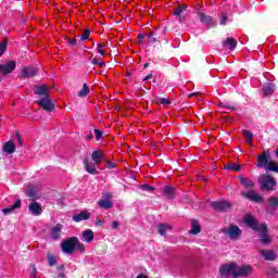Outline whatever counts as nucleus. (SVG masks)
<instances>
[{
    "label": "nucleus",
    "instance_id": "obj_37",
    "mask_svg": "<svg viewBox=\"0 0 278 278\" xmlns=\"http://www.w3.org/2000/svg\"><path fill=\"white\" fill-rule=\"evenodd\" d=\"M90 94V88L87 84L83 85V89L78 92V97H88Z\"/></svg>",
    "mask_w": 278,
    "mask_h": 278
},
{
    "label": "nucleus",
    "instance_id": "obj_7",
    "mask_svg": "<svg viewBox=\"0 0 278 278\" xmlns=\"http://www.w3.org/2000/svg\"><path fill=\"white\" fill-rule=\"evenodd\" d=\"M253 274V267L251 265H242L236 267L235 278L238 277H249V275Z\"/></svg>",
    "mask_w": 278,
    "mask_h": 278
},
{
    "label": "nucleus",
    "instance_id": "obj_30",
    "mask_svg": "<svg viewBox=\"0 0 278 278\" xmlns=\"http://www.w3.org/2000/svg\"><path fill=\"white\" fill-rule=\"evenodd\" d=\"M152 103H156V105H160V103L162 105H170V103H173V102L166 98L160 99L157 96H155L154 99L152 100Z\"/></svg>",
    "mask_w": 278,
    "mask_h": 278
},
{
    "label": "nucleus",
    "instance_id": "obj_38",
    "mask_svg": "<svg viewBox=\"0 0 278 278\" xmlns=\"http://www.w3.org/2000/svg\"><path fill=\"white\" fill-rule=\"evenodd\" d=\"M268 203L273 210H277L278 207V198L277 197H271L268 199Z\"/></svg>",
    "mask_w": 278,
    "mask_h": 278
},
{
    "label": "nucleus",
    "instance_id": "obj_21",
    "mask_svg": "<svg viewBox=\"0 0 278 278\" xmlns=\"http://www.w3.org/2000/svg\"><path fill=\"white\" fill-rule=\"evenodd\" d=\"M22 201L21 199L16 200L15 203L9 207L2 210V213L5 215H10L14 213V210H21Z\"/></svg>",
    "mask_w": 278,
    "mask_h": 278
},
{
    "label": "nucleus",
    "instance_id": "obj_11",
    "mask_svg": "<svg viewBox=\"0 0 278 278\" xmlns=\"http://www.w3.org/2000/svg\"><path fill=\"white\" fill-rule=\"evenodd\" d=\"M99 207L102 210H112L114 204L112 203V193H104L103 199L98 201Z\"/></svg>",
    "mask_w": 278,
    "mask_h": 278
},
{
    "label": "nucleus",
    "instance_id": "obj_24",
    "mask_svg": "<svg viewBox=\"0 0 278 278\" xmlns=\"http://www.w3.org/2000/svg\"><path fill=\"white\" fill-rule=\"evenodd\" d=\"M263 97H271L275 93V85L268 84L262 88Z\"/></svg>",
    "mask_w": 278,
    "mask_h": 278
},
{
    "label": "nucleus",
    "instance_id": "obj_56",
    "mask_svg": "<svg viewBox=\"0 0 278 278\" xmlns=\"http://www.w3.org/2000/svg\"><path fill=\"white\" fill-rule=\"evenodd\" d=\"M201 92H192V93H189L188 97L189 99H191L192 97H200Z\"/></svg>",
    "mask_w": 278,
    "mask_h": 278
},
{
    "label": "nucleus",
    "instance_id": "obj_12",
    "mask_svg": "<svg viewBox=\"0 0 278 278\" xmlns=\"http://www.w3.org/2000/svg\"><path fill=\"white\" fill-rule=\"evenodd\" d=\"M83 164L85 166V170L89 173V175H99V172L97 170V164L90 162V157L85 156Z\"/></svg>",
    "mask_w": 278,
    "mask_h": 278
},
{
    "label": "nucleus",
    "instance_id": "obj_54",
    "mask_svg": "<svg viewBox=\"0 0 278 278\" xmlns=\"http://www.w3.org/2000/svg\"><path fill=\"white\" fill-rule=\"evenodd\" d=\"M15 138L17 139L18 144H23V138H21V134L15 132Z\"/></svg>",
    "mask_w": 278,
    "mask_h": 278
},
{
    "label": "nucleus",
    "instance_id": "obj_42",
    "mask_svg": "<svg viewBox=\"0 0 278 278\" xmlns=\"http://www.w3.org/2000/svg\"><path fill=\"white\" fill-rule=\"evenodd\" d=\"M141 190H144L146 192H154L155 187L149 185V184H144L140 186Z\"/></svg>",
    "mask_w": 278,
    "mask_h": 278
},
{
    "label": "nucleus",
    "instance_id": "obj_5",
    "mask_svg": "<svg viewBox=\"0 0 278 278\" xmlns=\"http://www.w3.org/2000/svg\"><path fill=\"white\" fill-rule=\"evenodd\" d=\"M236 268L237 263L224 264L219 268V275L220 277H229V275H231L236 278Z\"/></svg>",
    "mask_w": 278,
    "mask_h": 278
},
{
    "label": "nucleus",
    "instance_id": "obj_48",
    "mask_svg": "<svg viewBox=\"0 0 278 278\" xmlns=\"http://www.w3.org/2000/svg\"><path fill=\"white\" fill-rule=\"evenodd\" d=\"M227 14L226 13H223L222 14V17H220V25H227Z\"/></svg>",
    "mask_w": 278,
    "mask_h": 278
},
{
    "label": "nucleus",
    "instance_id": "obj_29",
    "mask_svg": "<svg viewBox=\"0 0 278 278\" xmlns=\"http://www.w3.org/2000/svg\"><path fill=\"white\" fill-rule=\"evenodd\" d=\"M224 168L225 170H229V172L235 170L236 173H240L242 165L240 164L236 165V163H229V164H226Z\"/></svg>",
    "mask_w": 278,
    "mask_h": 278
},
{
    "label": "nucleus",
    "instance_id": "obj_55",
    "mask_svg": "<svg viewBox=\"0 0 278 278\" xmlns=\"http://www.w3.org/2000/svg\"><path fill=\"white\" fill-rule=\"evenodd\" d=\"M178 9H180L181 12L184 13V12H186V10H188V5H186V4H179V5H178Z\"/></svg>",
    "mask_w": 278,
    "mask_h": 278
},
{
    "label": "nucleus",
    "instance_id": "obj_31",
    "mask_svg": "<svg viewBox=\"0 0 278 278\" xmlns=\"http://www.w3.org/2000/svg\"><path fill=\"white\" fill-rule=\"evenodd\" d=\"M62 231V225H56L51 229V236L53 240L60 239V232Z\"/></svg>",
    "mask_w": 278,
    "mask_h": 278
},
{
    "label": "nucleus",
    "instance_id": "obj_51",
    "mask_svg": "<svg viewBox=\"0 0 278 278\" xmlns=\"http://www.w3.org/2000/svg\"><path fill=\"white\" fill-rule=\"evenodd\" d=\"M176 16H178L179 23H186V15H184V13H181L180 15H176Z\"/></svg>",
    "mask_w": 278,
    "mask_h": 278
},
{
    "label": "nucleus",
    "instance_id": "obj_23",
    "mask_svg": "<svg viewBox=\"0 0 278 278\" xmlns=\"http://www.w3.org/2000/svg\"><path fill=\"white\" fill-rule=\"evenodd\" d=\"M91 160L93 161L94 164L99 165L101 164L102 160H105V155L101 150H97L92 152Z\"/></svg>",
    "mask_w": 278,
    "mask_h": 278
},
{
    "label": "nucleus",
    "instance_id": "obj_58",
    "mask_svg": "<svg viewBox=\"0 0 278 278\" xmlns=\"http://www.w3.org/2000/svg\"><path fill=\"white\" fill-rule=\"evenodd\" d=\"M153 78V74H148L144 78L143 81H149V79Z\"/></svg>",
    "mask_w": 278,
    "mask_h": 278
},
{
    "label": "nucleus",
    "instance_id": "obj_35",
    "mask_svg": "<svg viewBox=\"0 0 278 278\" xmlns=\"http://www.w3.org/2000/svg\"><path fill=\"white\" fill-rule=\"evenodd\" d=\"M47 260H48L49 266H55V264H58V257H55V255H53L51 253L47 254Z\"/></svg>",
    "mask_w": 278,
    "mask_h": 278
},
{
    "label": "nucleus",
    "instance_id": "obj_1",
    "mask_svg": "<svg viewBox=\"0 0 278 278\" xmlns=\"http://www.w3.org/2000/svg\"><path fill=\"white\" fill-rule=\"evenodd\" d=\"M258 185L261 186V190H275V186H277V180L268 175V174H263L260 179H258Z\"/></svg>",
    "mask_w": 278,
    "mask_h": 278
},
{
    "label": "nucleus",
    "instance_id": "obj_63",
    "mask_svg": "<svg viewBox=\"0 0 278 278\" xmlns=\"http://www.w3.org/2000/svg\"><path fill=\"white\" fill-rule=\"evenodd\" d=\"M92 138H93L92 134H89V135L86 136V140H92Z\"/></svg>",
    "mask_w": 278,
    "mask_h": 278
},
{
    "label": "nucleus",
    "instance_id": "obj_59",
    "mask_svg": "<svg viewBox=\"0 0 278 278\" xmlns=\"http://www.w3.org/2000/svg\"><path fill=\"white\" fill-rule=\"evenodd\" d=\"M98 66L99 68H103V66H105V61L98 62Z\"/></svg>",
    "mask_w": 278,
    "mask_h": 278
},
{
    "label": "nucleus",
    "instance_id": "obj_9",
    "mask_svg": "<svg viewBox=\"0 0 278 278\" xmlns=\"http://www.w3.org/2000/svg\"><path fill=\"white\" fill-rule=\"evenodd\" d=\"M37 104L39 105V108H42V110H45V112H53V110H55V104H53V101H51V97L50 98H40L37 101Z\"/></svg>",
    "mask_w": 278,
    "mask_h": 278
},
{
    "label": "nucleus",
    "instance_id": "obj_13",
    "mask_svg": "<svg viewBox=\"0 0 278 278\" xmlns=\"http://www.w3.org/2000/svg\"><path fill=\"white\" fill-rule=\"evenodd\" d=\"M16 68V61H9L7 64L0 65V74L1 75H10V73L14 72Z\"/></svg>",
    "mask_w": 278,
    "mask_h": 278
},
{
    "label": "nucleus",
    "instance_id": "obj_39",
    "mask_svg": "<svg viewBox=\"0 0 278 278\" xmlns=\"http://www.w3.org/2000/svg\"><path fill=\"white\" fill-rule=\"evenodd\" d=\"M105 47H108V43H98L97 45V51L98 53H100V55H106V52H105Z\"/></svg>",
    "mask_w": 278,
    "mask_h": 278
},
{
    "label": "nucleus",
    "instance_id": "obj_45",
    "mask_svg": "<svg viewBox=\"0 0 278 278\" xmlns=\"http://www.w3.org/2000/svg\"><path fill=\"white\" fill-rule=\"evenodd\" d=\"M90 38V29H85L83 35L80 36V40H88Z\"/></svg>",
    "mask_w": 278,
    "mask_h": 278
},
{
    "label": "nucleus",
    "instance_id": "obj_41",
    "mask_svg": "<svg viewBox=\"0 0 278 278\" xmlns=\"http://www.w3.org/2000/svg\"><path fill=\"white\" fill-rule=\"evenodd\" d=\"M242 134L248 142H251V140H253V132H251V130L244 129L242 130Z\"/></svg>",
    "mask_w": 278,
    "mask_h": 278
},
{
    "label": "nucleus",
    "instance_id": "obj_27",
    "mask_svg": "<svg viewBox=\"0 0 278 278\" xmlns=\"http://www.w3.org/2000/svg\"><path fill=\"white\" fill-rule=\"evenodd\" d=\"M83 238L85 240V242H92V240H94V232L91 229H87L83 232Z\"/></svg>",
    "mask_w": 278,
    "mask_h": 278
},
{
    "label": "nucleus",
    "instance_id": "obj_19",
    "mask_svg": "<svg viewBox=\"0 0 278 278\" xmlns=\"http://www.w3.org/2000/svg\"><path fill=\"white\" fill-rule=\"evenodd\" d=\"M72 220H74V223H81V220H90V212L83 211L79 214L74 215L72 217Z\"/></svg>",
    "mask_w": 278,
    "mask_h": 278
},
{
    "label": "nucleus",
    "instance_id": "obj_40",
    "mask_svg": "<svg viewBox=\"0 0 278 278\" xmlns=\"http://www.w3.org/2000/svg\"><path fill=\"white\" fill-rule=\"evenodd\" d=\"M5 51H8V40L4 39L0 42V58L5 53Z\"/></svg>",
    "mask_w": 278,
    "mask_h": 278
},
{
    "label": "nucleus",
    "instance_id": "obj_3",
    "mask_svg": "<svg viewBox=\"0 0 278 278\" xmlns=\"http://www.w3.org/2000/svg\"><path fill=\"white\" fill-rule=\"evenodd\" d=\"M222 233L228 236L230 240H239L242 236V230L237 225H230L228 228H222Z\"/></svg>",
    "mask_w": 278,
    "mask_h": 278
},
{
    "label": "nucleus",
    "instance_id": "obj_34",
    "mask_svg": "<svg viewBox=\"0 0 278 278\" xmlns=\"http://www.w3.org/2000/svg\"><path fill=\"white\" fill-rule=\"evenodd\" d=\"M26 194L27 197H29L31 201H34L36 197H38V191L34 187H29L28 190L26 191Z\"/></svg>",
    "mask_w": 278,
    "mask_h": 278
},
{
    "label": "nucleus",
    "instance_id": "obj_4",
    "mask_svg": "<svg viewBox=\"0 0 278 278\" xmlns=\"http://www.w3.org/2000/svg\"><path fill=\"white\" fill-rule=\"evenodd\" d=\"M211 207L215 210V212H229L233 205L227 200H222L211 202Z\"/></svg>",
    "mask_w": 278,
    "mask_h": 278
},
{
    "label": "nucleus",
    "instance_id": "obj_46",
    "mask_svg": "<svg viewBox=\"0 0 278 278\" xmlns=\"http://www.w3.org/2000/svg\"><path fill=\"white\" fill-rule=\"evenodd\" d=\"M268 275H269V277H271V278H278V271H277L276 268H270V269L268 270Z\"/></svg>",
    "mask_w": 278,
    "mask_h": 278
},
{
    "label": "nucleus",
    "instance_id": "obj_18",
    "mask_svg": "<svg viewBox=\"0 0 278 278\" xmlns=\"http://www.w3.org/2000/svg\"><path fill=\"white\" fill-rule=\"evenodd\" d=\"M224 49H229L230 51H233L238 47V40L235 38L228 37L226 40L223 41Z\"/></svg>",
    "mask_w": 278,
    "mask_h": 278
},
{
    "label": "nucleus",
    "instance_id": "obj_61",
    "mask_svg": "<svg viewBox=\"0 0 278 278\" xmlns=\"http://www.w3.org/2000/svg\"><path fill=\"white\" fill-rule=\"evenodd\" d=\"M136 278H149V276H148V275H144V274H140V275H138Z\"/></svg>",
    "mask_w": 278,
    "mask_h": 278
},
{
    "label": "nucleus",
    "instance_id": "obj_52",
    "mask_svg": "<svg viewBox=\"0 0 278 278\" xmlns=\"http://www.w3.org/2000/svg\"><path fill=\"white\" fill-rule=\"evenodd\" d=\"M138 40H139V45H142V40H144V38H147V35H142V34H139L137 36Z\"/></svg>",
    "mask_w": 278,
    "mask_h": 278
},
{
    "label": "nucleus",
    "instance_id": "obj_20",
    "mask_svg": "<svg viewBox=\"0 0 278 278\" xmlns=\"http://www.w3.org/2000/svg\"><path fill=\"white\" fill-rule=\"evenodd\" d=\"M2 151H4V153H7L8 155H12V153H15L16 151V144L14 143V141H8L3 144Z\"/></svg>",
    "mask_w": 278,
    "mask_h": 278
},
{
    "label": "nucleus",
    "instance_id": "obj_36",
    "mask_svg": "<svg viewBox=\"0 0 278 278\" xmlns=\"http://www.w3.org/2000/svg\"><path fill=\"white\" fill-rule=\"evenodd\" d=\"M75 249L76 251H79V253H84L86 251V245L79 241V238L76 237L75 242Z\"/></svg>",
    "mask_w": 278,
    "mask_h": 278
},
{
    "label": "nucleus",
    "instance_id": "obj_10",
    "mask_svg": "<svg viewBox=\"0 0 278 278\" xmlns=\"http://www.w3.org/2000/svg\"><path fill=\"white\" fill-rule=\"evenodd\" d=\"M243 222L253 231H260V220H257V218H255L253 215L251 214L245 215L243 218Z\"/></svg>",
    "mask_w": 278,
    "mask_h": 278
},
{
    "label": "nucleus",
    "instance_id": "obj_60",
    "mask_svg": "<svg viewBox=\"0 0 278 278\" xmlns=\"http://www.w3.org/2000/svg\"><path fill=\"white\" fill-rule=\"evenodd\" d=\"M91 64H93V65H99V59H97V58H94L93 60H92V62H91Z\"/></svg>",
    "mask_w": 278,
    "mask_h": 278
},
{
    "label": "nucleus",
    "instance_id": "obj_6",
    "mask_svg": "<svg viewBox=\"0 0 278 278\" xmlns=\"http://www.w3.org/2000/svg\"><path fill=\"white\" fill-rule=\"evenodd\" d=\"M257 232L260 233V241L262 244H270V242H273L270 237H268V226L266 224H261Z\"/></svg>",
    "mask_w": 278,
    "mask_h": 278
},
{
    "label": "nucleus",
    "instance_id": "obj_64",
    "mask_svg": "<svg viewBox=\"0 0 278 278\" xmlns=\"http://www.w3.org/2000/svg\"><path fill=\"white\" fill-rule=\"evenodd\" d=\"M58 277H60V278H64V277H66V274L61 273V274H59V276H58Z\"/></svg>",
    "mask_w": 278,
    "mask_h": 278
},
{
    "label": "nucleus",
    "instance_id": "obj_50",
    "mask_svg": "<svg viewBox=\"0 0 278 278\" xmlns=\"http://www.w3.org/2000/svg\"><path fill=\"white\" fill-rule=\"evenodd\" d=\"M180 14H184V11H181V10L179 9V7H177V8L174 10V15H175V16H180Z\"/></svg>",
    "mask_w": 278,
    "mask_h": 278
},
{
    "label": "nucleus",
    "instance_id": "obj_43",
    "mask_svg": "<svg viewBox=\"0 0 278 278\" xmlns=\"http://www.w3.org/2000/svg\"><path fill=\"white\" fill-rule=\"evenodd\" d=\"M93 131L96 134V140H103V134H105L104 130L94 129Z\"/></svg>",
    "mask_w": 278,
    "mask_h": 278
},
{
    "label": "nucleus",
    "instance_id": "obj_32",
    "mask_svg": "<svg viewBox=\"0 0 278 278\" xmlns=\"http://www.w3.org/2000/svg\"><path fill=\"white\" fill-rule=\"evenodd\" d=\"M164 195L166 197V199H175V189L170 186H166L164 188Z\"/></svg>",
    "mask_w": 278,
    "mask_h": 278
},
{
    "label": "nucleus",
    "instance_id": "obj_33",
    "mask_svg": "<svg viewBox=\"0 0 278 278\" xmlns=\"http://www.w3.org/2000/svg\"><path fill=\"white\" fill-rule=\"evenodd\" d=\"M201 23H206V25H211L213 18L210 15H206L205 13L201 12L198 14Z\"/></svg>",
    "mask_w": 278,
    "mask_h": 278
},
{
    "label": "nucleus",
    "instance_id": "obj_53",
    "mask_svg": "<svg viewBox=\"0 0 278 278\" xmlns=\"http://www.w3.org/2000/svg\"><path fill=\"white\" fill-rule=\"evenodd\" d=\"M118 227H121V223L116 220L112 222V229H118Z\"/></svg>",
    "mask_w": 278,
    "mask_h": 278
},
{
    "label": "nucleus",
    "instance_id": "obj_2",
    "mask_svg": "<svg viewBox=\"0 0 278 278\" xmlns=\"http://www.w3.org/2000/svg\"><path fill=\"white\" fill-rule=\"evenodd\" d=\"M75 242H77V237L65 239L61 243V251L65 253V255H73V253H75Z\"/></svg>",
    "mask_w": 278,
    "mask_h": 278
},
{
    "label": "nucleus",
    "instance_id": "obj_14",
    "mask_svg": "<svg viewBox=\"0 0 278 278\" xmlns=\"http://www.w3.org/2000/svg\"><path fill=\"white\" fill-rule=\"evenodd\" d=\"M35 94L43 98H50L51 97V90L47 85H41V86H35L34 90Z\"/></svg>",
    "mask_w": 278,
    "mask_h": 278
},
{
    "label": "nucleus",
    "instance_id": "obj_16",
    "mask_svg": "<svg viewBox=\"0 0 278 278\" xmlns=\"http://www.w3.org/2000/svg\"><path fill=\"white\" fill-rule=\"evenodd\" d=\"M258 253L267 262H275L277 260V252L274 250H260Z\"/></svg>",
    "mask_w": 278,
    "mask_h": 278
},
{
    "label": "nucleus",
    "instance_id": "obj_15",
    "mask_svg": "<svg viewBox=\"0 0 278 278\" xmlns=\"http://www.w3.org/2000/svg\"><path fill=\"white\" fill-rule=\"evenodd\" d=\"M241 194L245 199H249V201H253V203H262V201H264V198H262V195L257 194L255 191L241 192Z\"/></svg>",
    "mask_w": 278,
    "mask_h": 278
},
{
    "label": "nucleus",
    "instance_id": "obj_25",
    "mask_svg": "<svg viewBox=\"0 0 278 278\" xmlns=\"http://www.w3.org/2000/svg\"><path fill=\"white\" fill-rule=\"evenodd\" d=\"M240 184L244 186V188H253L255 186V182L249 178H244L243 176L238 177Z\"/></svg>",
    "mask_w": 278,
    "mask_h": 278
},
{
    "label": "nucleus",
    "instance_id": "obj_47",
    "mask_svg": "<svg viewBox=\"0 0 278 278\" xmlns=\"http://www.w3.org/2000/svg\"><path fill=\"white\" fill-rule=\"evenodd\" d=\"M66 41L68 42V45H71L72 47H75V45H77V39L76 38H71V37H65Z\"/></svg>",
    "mask_w": 278,
    "mask_h": 278
},
{
    "label": "nucleus",
    "instance_id": "obj_22",
    "mask_svg": "<svg viewBox=\"0 0 278 278\" xmlns=\"http://www.w3.org/2000/svg\"><path fill=\"white\" fill-rule=\"evenodd\" d=\"M201 229V224L198 222V219H191V229L189 230V233H191V236H199Z\"/></svg>",
    "mask_w": 278,
    "mask_h": 278
},
{
    "label": "nucleus",
    "instance_id": "obj_17",
    "mask_svg": "<svg viewBox=\"0 0 278 278\" xmlns=\"http://www.w3.org/2000/svg\"><path fill=\"white\" fill-rule=\"evenodd\" d=\"M28 212H30L33 216H40V214H42V205L38 202H33L28 206Z\"/></svg>",
    "mask_w": 278,
    "mask_h": 278
},
{
    "label": "nucleus",
    "instance_id": "obj_57",
    "mask_svg": "<svg viewBox=\"0 0 278 278\" xmlns=\"http://www.w3.org/2000/svg\"><path fill=\"white\" fill-rule=\"evenodd\" d=\"M96 225H97V227H103V220L97 219Z\"/></svg>",
    "mask_w": 278,
    "mask_h": 278
},
{
    "label": "nucleus",
    "instance_id": "obj_49",
    "mask_svg": "<svg viewBox=\"0 0 278 278\" xmlns=\"http://www.w3.org/2000/svg\"><path fill=\"white\" fill-rule=\"evenodd\" d=\"M106 164V168H116V163L112 162V161H105Z\"/></svg>",
    "mask_w": 278,
    "mask_h": 278
},
{
    "label": "nucleus",
    "instance_id": "obj_62",
    "mask_svg": "<svg viewBox=\"0 0 278 278\" xmlns=\"http://www.w3.org/2000/svg\"><path fill=\"white\" fill-rule=\"evenodd\" d=\"M64 268H65V266H64V264H62V265H59V266L56 267V270H64Z\"/></svg>",
    "mask_w": 278,
    "mask_h": 278
},
{
    "label": "nucleus",
    "instance_id": "obj_8",
    "mask_svg": "<svg viewBox=\"0 0 278 278\" xmlns=\"http://www.w3.org/2000/svg\"><path fill=\"white\" fill-rule=\"evenodd\" d=\"M38 75V68L34 66L23 67L20 73V79H29V77H36Z\"/></svg>",
    "mask_w": 278,
    "mask_h": 278
},
{
    "label": "nucleus",
    "instance_id": "obj_28",
    "mask_svg": "<svg viewBox=\"0 0 278 278\" xmlns=\"http://www.w3.org/2000/svg\"><path fill=\"white\" fill-rule=\"evenodd\" d=\"M147 37L149 39L150 45H155L156 42L160 45V37H159L157 33L150 31V34H148Z\"/></svg>",
    "mask_w": 278,
    "mask_h": 278
},
{
    "label": "nucleus",
    "instance_id": "obj_44",
    "mask_svg": "<svg viewBox=\"0 0 278 278\" xmlns=\"http://www.w3.org/2000/svg\"><path fill=\"white\" fill-rule=\"evenodd\" d=\"M218 105H219V108H223V110H231L232 112H235V110H237L236 106H233V105H228V104L223 103V102L219 103Z\"/></svg>",
    "mask_w": 278,
    "mask_h": 278
},
{
    "label": "nucleus",
    "instance_id": "obj_26",
    "mask_svg": "<svg viewBox=\"0 0 278 278\" xmlns=\"http://www.w3.org/2000/svg\"><path fill=\"white\" fill-rule=\"evenodd\" d=\"M173 229V226L170 225H166V224H159L157 225V233H160V236H166V231Z\"/></svg>",
    "mask_w": 278,
    "mask_h": 278
}]
</instances>
